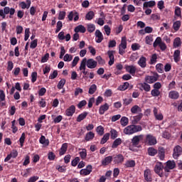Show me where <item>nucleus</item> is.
<instances>
[{
	"instance_id": "nucleus-56",
	"label": "nucleus",
	"mask_w": 182,
	"mask_h": 182,
	"mask_svg": "<svg viewBox=\"0 0 182 182\" xmlns=\"http://www.w3.org/2000/svg\"><path fill=\"white\" fill-rule=\"evenodd\" d=\"M163 41H161V38L160 37H157L154 42L153 46L154 48H157Z\"/></svg>"
},
{
	"instance_id": "nucleus-21",
	"label": "nucleus",
	"mask_w": 182,
	"mask_h": 182,
	"mask_svg": "<svg viewBox=\"0 0 182 182\" xmlns=\"http://www.w3.org/2000/svg\"><path fill=\"white\" fill-rule=\"evenodd\" d=\"M113 161V156H109L105 157L102 161V166H109L110 163Z\"/></svg>"
},
{
	"instance_id": "nucleus-23",
	"label": "nucleus",
	"mask_w": 182,
	"mask_h": 182,
	"mask_svg": "<svg viewBox=\"0 0 182 182\" xmlns=\"http://www.w3.org/2000/svg\"><path fill=\"white\" fill-rule=\"evenodd\" d=\"M74 32H75V33H79V32H80V33H85L86 32V28L84 27L83 25H79L75 28Z\"/></svg>"
},
{
	"instance_id": "nucleus-14",
	"label": "nucleus",
	"mask_w": 182,
	"mask_h": 182,
	"mask_svg": "<svg viewBox=\"0 0 182 182\" xmlns=\"http://www.w3.org/2000/svg\"><path fill=\"white\" fill-rule=\"evenodd\" d=\"M92 165L87 166L86 168L81 169L80 171V174L81 176H89L92 173Z\"/></svg>"
},
{
	"instance_id": "nucleus-62",
	"label": "nucleus",
	"mask_w": 182,
	"mask_h": 182,
	"mask_svg": "<svg viewBox=\"0 0 182 182\" xmlns=\"http://www.w3.org/2000/svg\"><path fill=\"white\" fill-rule=\"evenodd\" d=\"M38 79V73L36 72H33L31 73V82L32 83H35Z\"/></svg>"
},
{
	"instance_id": "nucleus-35",
	"label": "nucleus",
	"mask_w": 182,
	"mask_h": 182,
	"mask_svg": "<svg viewBox=\"0 0 182 182\" xmlns=\"http://www.w3.org/2000/svg\"><path fill=\"white\" fill-rule=\"evenodd\" d=\"M122 139L120 138L116 139L112 145V149H117L120 144H122Z\"/></svg>"
},
{
	"instance_id": "nucleus-17",
	"label": "nucleus",
	"mask_w": 182,
	"mask_h": 182,
	"mask_svg": "<svg viewBox=\"0 0 182 182\" xmlns=\"http://www.w3.org/2000/svg\"><path fill=\"white\" fill-rule=\"evenodd\" d=\"M18 157V151H13L9 154L7 155V156L4 159L5 163L7 161H9L11 159H16Z\"/></svg>"
},
{
	"instance_id": "nucleus-37",
	"label": "nucleus",
	"mask_w": 182,
	"mask_h": 182,
	"mask_svg": "<svg viewBox=\"0 0 182 182\" xmlns=\"http://www.w3.org/2000/svg\"><path fill=\"white\" fill-rule=\"evenodd\" d=\"M95 18V12L93 11H90L85 15V20L86 21H92Z\"/></svg>"
},
{
	"instance_id": "nucleus-33",
	"label": "nucleus",
	"mask_w": 182,
	"mask_h": 182,
	"mask_svg": "<svg viewBox=\"0 0 182 182\" xmlns=\"http://www.w3.org/2000/svg\"><path fill=\"white\" fill-rule=\"evenodd\" d=\"M148 154L149 156H154L157 153H159V151H157L156 149H154V147H149L148 148Z\"/></svg>"
},
{
	"instance_id": "nucleus-32",
	"label": "nucleus",
	"mask_w": 182,
	"mask_h": 182,
	"mask_svg": "<svg viewBox=\"0 0 182 182\" xmlns=\"http://www.w3.org/2000/svg\"><path fill=\"white\" fill-rule=\"evenodd\" d=\"M87 114H89V113H87V112H84L78 115V117H77V122H82V120H85V119H86V117H87Z\"/></svg>"
},
{
	"instance_id": "nucleus-42",
	"label": "nucleus",
	"mask_w": 182,
	"mask_h": 182,
	"mask_svg": "<svg viewBox=\"0 0 182 182\" xmlns=\"http://www.w3.org/2000/svg\"><path fill=\"white\" fill-rule=\"evenodd\" d=\"M130 84L128 82H124L122 85L118 87V90H121L124 92V90H127Z\"/></svg>"
},
{
	"instance_id": "nucleus-40",
	"label": "nucleus",
	"mask_w": 182,
	"mask_h": 182,
	"mask_svg": "<svg viewBox=\"0 0 182 182\" xmlns=\"http://www.w3.org/2000/svg\"><path fill=\"white\" fill-rule=\"evenodd\" d=\"M158 154L160 160H164V157H166V151H164V149H160L158 151Z\"/></svg>"
},
{
	"instance_id": "nucleus-55",
	"label": "nucleus",
	"mask_w": 182,
	"mask_h": 182,
	"mask_svg": "<svg viewBox=\"0 0 182 182\" xmlns=\"http://www.w3.org/2000/svg\"><path fill=\"white\" fill-rule=\"evenodd\" d=\"M160 90H156L154 88V90H152L151 91V96H153V97H159V95H160Z\"/></svg>"
},
{
	"instance_id": "nucleus-5",
	"label": "nucleus",
	"mask_w": 182,
	"mask_h": 182,
	"mask_svg": "<svg viewBox=\"0 0 182 182\" xmlns=\"http://www.w3.org/2000/svg\"><path fill=\"white\" fill-rule=\"evenodd\" d=\"M112 161L114 164H122L124 161V156L122 154H118L112 156Z\"/></svg>"
},
{
	"instance_id": "nucleus-28",
	"label": "nucleus",
	"mask_w": 182,
	"mask_h": 182,
	"mask_svg": "<svg viewBox=\"0 0 182 182\" xmlns=\"http://www.w3.org/2000/svg\"><path fill=\"white\" fill-rule=\"evenodd\" d=\"M143 118V113L140 112L138 115L134 117V119L132 120V124H137L140 120Z\"/></svg>"
},
{
	"instance_id": "nucleus-53",
	"label": "nucleus",
	"mask_w": 182,
	"mask_h": 182,
	"mask_svg": "<svg viewBox=\"0 0 182 182\" xmlns=\"http://www.w3.org/2000/svg\"><path fill=\"white\" fill-rule=\"evenodd\" d=\"M110 134H111V139L112 140H114V139H117V137L118 136V133H117V131L116 129H112L111 131H110Z\"/></svg>"
},
{
	"instance_id": "nucleus-2",
	"label": "nucleus",
	"mask_w": 182,
	"mask_h": 182,
	"mask_svg": "<svg viewBox=\"0 0 182 182\" xmlns=\"http://www.w3.org/2000/svg\"><path fill=\"white\" fill-rule=\"evenodd\" d=\"M8 14H10L9 18H12V16L15 14V9L6 6L4 9H0V16H1L3 19H5V15H8Z\"/></svg>"
},
{
	"instance_id": "nucleus-8",
	"label": "nucleus",
	"mask_w": 182,
	"mask_h": 182,
	"mask_svg": "<svg viewBox=\"0 0 182 182\" xmlns=\"http://www.w3.org/2000/svg\"><path fill=\"white\" fill-rule=\"evenodd\" d=\"M73 16H75L74 22H77V21H79V13H77V11H70L68 15V21H73Z\"/></svg>"
},
{
	"instance_id": "nucleus-58",
	"label": "nucleus",
	"mask_w": 182,
	"mask_h": 182,
	"mask_svg": "<svg viewBox=\"0 0 182 182\" xmlns=\"http://www.w3.org/2000/svg\"><path fill=\"white\" fill-rule=\"evenodd\" d=\"M79 161H80V158L79 157H75L72 161H71V165L73 166V167H76L79 163Z\"/></svg>"
},
{
	"instance_id": "nucleus-11",
	"label": "nucleus",
	"mask_w": 182,
	"mask_h": 182,
	"mask_svg": "<svg viewBox=\"0 0 182 182\" xmlns=\"http://www.w3.org/2000/svg\"><path fill=\"white\" fill-rule=\"evenodd\" d=\"M116 51L114 50H108L107 55L109 56V60L108 62V65L109 66H112L114 64V53Z\"/></svg>"
},
{
	"instance_id": "nucleus-3",
	"label": "nucleus",
	"mask_w": 182,
	"mask_h": 182,
	"mask_svg": "<svg viewBox=\"0 0 182 182\" xmlns=\"http://www.w3.org/2000/svg\"><path fill=\"white\" fill-rule=\"evenodd\" d=\"M154 75H146L145 77V82L146 83H154L155 82H157L159 80V77H160L159 75V73H153Z\"/></svg>"
},
{
	"instance_id": "nucleus-10",
	"label": "nucleus",
	"mask_w": 182,
	"mask_h": 182,
	"mask_svg": "<svg viewBox=\"0 0 182 182\" xmlns=\"http://www.w3.org/2000/svg\"><path fill=\"white\" fill-rule=\"evenodd\" d=\"M97 66V61L93 60V58H90L87 60V68L89 69H95Z\"/></svg>"
},
{
	"instance_id": "nucleus-50",
	"label": "nucleus",
	"mask_w": 182,
	"mask_h": 182,
	"mask_svg": "<svg viewBox=\"0 0 182 182\" xmlns=\"http://www.w3.org/2000/svg\"><path fill=\"white\" fill-rule=\"evenodd\" d=\"M157 63V54L154 53L151 55L150 59V65H155Z\"/></svg>"
},
{
	"instance_id": "nucleus-64",
	"label": "nucleus",
	"mask_w": 182,
	"mask_h": 182,
	"mask_svg": "<svg viewBox=\"0 0 182 182\" xmlns=\"http://www.w3.org/2000/svg\"><path fill=\"white\" fill-rule=\"evenodd\" d=\"M38 46V39H35L31 41L30 48L31 49H35Z\"/></svg>"
},
{
	"instance_id": "nucleus-22",
	"label": "nucleus",
	"mask_w": 182,
	"mask_h": 182,
	"mask_svg": "<svg viewBox=\"0 0 182 182\" xmlns=\"http://www.w3.org/2000/svg\"><path fill=\"white\" fill-rule=\"evenodd\" d=\"M181 55V51L180 50H176L173 53V60L176 63L180 62V56Z\"/></svg>"
},
{
	"instance_id": "nucleus-27",
	"label": "nucleus",
	"mask_w": 182,
	"mask_h": 182,
	"mask_svg": "<svg viewBox=\"0 0 182 182\" xmlns=\"http://www.w3.org/2000/svg\"><path fill=\"white\" fill-rule=\"evenodd\" d=\"M131 113H132V114H137V113H141V108L139 107V105H134L131 108Z\"/></svg>"
},
{
	"instance_id": "nucleus-29",
	"label": "nucleus",
	"mask_w": 182,
	"mask_h": 182,
	"mask_svg": "<svg viewBox=\"0 0 182 182\" xmlns=\"http://www.w3.org/2000/svg\"><path fill=\"white\" fill-rule=\"evenodd\" d=\"M68 151V143H64L62 144L61 148L59 151L60 156H63Z\"/></svg>"
},
{
	"instance_id": "nucleus-13",
	"label": "nucleus",
	"mask_w": 182,
	"mask_h": 182,
	"mask_svg": "<svg viewBox=\"0 0 182 182\" xmlns=\"http://www.w3.org/2000/svg\"><path fill=\"white\" fill-rule=\"evenodd\" d=\"M75 112H76V107H75V105H71L65 110V116H68V117H72V116L75 114Z\"/></svg>"
},
{
	"instance_id": "nucleus-41",
	"label": "nucleus",
	"mask_w": 182,
	"mask_h": 182,
	"mask_svg": "<svg viewBox=\"0 0 182 182\" xmlns=\"http://www.w3.org/2000/svg\"><path fill=\"white\" fill-rule=\"evenodd\" d=\"M120 123L123 126V127H126L127 124H129V118L127 117H122L120 119Z\"/></svg>"
},
{
	"instance_id": "nucleus-19",
	"label": "nucleus",
	"mask_w": 182,
	"mask_h": 182,
	"mask_svg": "<svg viewBox=\"0 0 182 182\" xmlns=\"http://www.w3.org/2000/svg\"><path fill=\"white\" fill-rule=\"evenodd\" d=\"M138 65L140 68H146V66H147V58L144 56H141L138 60Z\"/></svg>"
},
{
	"instance_id": "nucleus-45",
	"label": "nucleus",
	"mask_w": 182,
	"mask_h": 182,
	"mask_svg": "<svg viewBox=\"0 0 182 182\" xmlns=\"http://www.w3.org/2000/svg\"><path fill=\"white\" fill-rule=\"evenodd\" d=\"M109 137L110 134L106 133L105 134H104L102 139H101L100 144H105V143H106L107 140H109Z\"/></svg>"
},
{
	"instance_id": "nucleus-4",
	"label": "nucleus",
	"mask_w": 182,
	"mask_h": 182,
	"mask_svg": "<svg viewBox=\"0 0 182 182\" xmlns=\"http://www.w3.org/2000/svg\"><path fill=\"white\" fill-rule=\"evenodd\" d=\"M145 143H146L148 146H154L157 144V139H156V136L149 134L146 136Z\"/></svg>"
},
{
	"instance_id": "nucleus-25",
	"label": "nucleus",
	"mask_w": 182,
	"mask_h": 182,
	"mask_svg": "<svg viewBox=\"0 0 182 182\" xmlns=\"http://www.w3.org/2000/svg\"><path fill=\"white\" fill-rule=\"evenodd\" d=\"M136 166V161L134 160H128L124 164L125 168H133Z\"/></svg>"
},
{
	"instance_id": "nucleus-44",
	"label": "nucleus",
	"mask_w": 182,
	"mask_h": 182,
	"mask_svg": "<svg viewBox=\"0 0 182 182\" xmlns=\"http://www.w3.org/2000/svg\"><path fill=\"white\" fill-rule=\"evenodd\" d=\"M178 46H181V39L177 37L173 41V47L178 48Z\"/></svg>"
},
{
	"instance_id": "nucleus-36",
	"label": "nucleus",
	"mask_w": 182,
	"mask_h": 182,
	"mask_svg": "<svg viewBox=\"0 0 182 182\" xmlns=\"http://www.w3.org/2000/svg\"><path fill=\"white\" fill-rule=\"evenodd\" d=\"M96 90H97V85L92 84L89 88L88 93L89 95H95Z\"/></svg>"
},
{
	"instance_id": "nucleus-30",
	"label": "nucleus",
	"mask_w": 182,
	"mask_h": 182,
	"mask_svg": "<svg viewBox=\"0 0 182 182\" xmlns=\"http://www.w3.org/2000/svg\"><path fill=\"white\" fill-rule=\"evenodd\" d=\"M119 48L121 49H127V40L126 37H122L121 43L119 46Z\"/></svg>"
},
{
	"instance_id": "nucleus-26",
	"label": "nucleus",
	"mask_w": 182,
	"mask_h": 182,
	"mask_svg": "<svg viewBox=\"0 0 182 182\" xmlns=\"http://www.w3.org/2000/svg\"><path fill=\"white\" fill-rule=\"evenodd\" d=\"M109 104L105 103L103 105H101L99 109V113L100 114H105V112H107V109H109Z\"/></svg>"
},
{
	"instance_id": "nucleus-12",
	"label": "nucleus",
	"mask_w": 182,
	"mask_h": 182,
	"mask_svg": "<svg viewBox=\"0 0 182 182\" xmlns=\"http://www.w3.org/2000/svg\"><path fill=\"white\" fill-rule=\"evenodd\" d=\"M126 72L132 75V76H134L136 75V70L137 68L134 65H125Z\"/></svg>"
},
{
	"instance_id": "nucleus-63",
	"label": "nucleus",
	"mask_w": 182,
	"mask_h": 182,
	"mask_svg": "<svg viewBox=\"0 0 182 182\" xmlns=\"http://www.w3.org/2000/svg\"><path fill=\"white\" fill-rule=\"evenodd\" d=\"M80 156L82 160H85L87 156V153L86 152V149H83L82 151L80 152Z\"/></svg>"
},
{
	"instance_id": "nucleus-49",
	"label": "nucleus",
	"mask_w": 182,
	"mask_h": 182,
	"mask_svg": "<svg viewBox=\"0 0 182 182\" xmlns=\"http://www.w3.org/2000/svg\"><path fill=\"white\" fill-rule=\"evenodd\" d=\"M25 139H26V136L25 132H23L19 139V143H20L21 147H23V144L25 143Z\"/></svg>"
},
{
	"instance_id": "nucleus-7",
	"label": "nucleus",
	"mask_w": 182,
	"mask_h": 182,
	"mask_svg": "<svg viewBox=\"0 0 182 182\" xmlns=\"http://www.w3.org/2000/svg\"><path fill=\"white\" fill-rule=\"evenodd\" d=\"M143 137H144V135H143V134L134 136L132 139V146L137 147V146H139V144L140 143V140H143Z\"/></svg>"
},
{
	"instance_id": "nucleus-38",
	"label": "nucleus",
	"mask_w": 182,
	"mask_h": 182,
	"mask_svg": "<svg viewBox=\"0 0 182 182\" xmlns=\"http://www.w3.org/2000/svg\"><path fill=\"white\" fill-rule=\"evenodd\" d=\"M39 141L41 144H45L46 146H49V139H46V137L45 136L42 135L40 137Z\"/></svg>"
},
{
	"instance_id": "nucleus-59",
	"label": "nucleus",
	"mask_w": 182,
	"mask_h": 182,
	"mask_svg": "<svg viewBox=\"0 0 182 182\" xmlns=\"http://www.w3.org/2000/svg\"><path fill=\"white\" fill-rule=\"evenodd\" d=\"M133 102V98H125L123 100V105L124 106H129Z\"/></svg>"
},
{
	"instance_id": "nucleus-60",
	"label": "nucleus",
	"mask_w": 182,
	"mask_h": 182,
	"mask_svg": "<svg viewBox=\"0 0 182 182\" xmlns=\"http://www.w3.org/2000/svg\"><path fill=\"white\" fill-rule=\"evenodd\" d=\"M145 42H146V45H151V43L153 42V36H146Z\"/></svg>"
},
{
	"instance_id": "nucleus-61",
	"label": "nucleus",
	"mask_w": 182,
	"mask_h": 182,
	"mask_svg": "<svg viewBox=\"0 0 182 182\" xmlns=\"http://www.w3.org/2000/svg\"><path fill=\"white\" fill-rule=\"evenodd\" d=\"M66 16V11H60L58 14L59 21H63Z\"/></svg>"
},
{
	"instance_id": "nucleus-31",
	"label": "nucleus",
	"mask_w": 182,
	"mask_h": 182,
	"mask_svg": "<svg viewBox=\"0 0 182 182\" xmlns=\"http://www.w3.org/2000/svg\"><path fill=\"white\" fill-rule=\"evenodd\" d=\"M87 62V58H84L82 60V61L80 63V68H79L80 70H86Z\"/></svg>"
},
{
	"instance_id": "nucleus-57",
	"label": "nucleus",
	"mask_w": 182,
	"mask_h": 182,
	"mask_svg": "<svg viewBox=\"0 0 182 182\" xmlns=\"http://www.w3.org/2000/svg\"><path fill=\"white\" fill-rule=\"evenodd\" d=\"M174 14L176 16H178V18H180L181 16V8L178 6H176Z\"/></svg>"
},
{
	"instance_id": "nucleus-51",
	"label": "nucleus",
	"mask_w": 182,
	"mask_h": 182,
	"mask_svg": "<svg viewBox=\"0 0 182 182\" xmlns=\"http://www.w3.org/2000/svg\"><path fill=\"white\" fill-rule=\"evenodd\" d=\"M166 166L168 167V168H171V169H173V168H176V162H174V161H168L166 162Z\"/></svg>"
},
{
	"instance_id": "nucleus-46",
	"label": "nucleus",
	"mask_w": 182,
	"mask_h": 182,
	"mask_svg": "<svg viewBox=\"0 0 182 182\" xmlns=\"http://www.w3.org/2000/svg\"><path fill=\"white\" fill-rule=\"evenodd\" d=\"M65 84L66 80L65 78L61 79L57 85L58 89H59L60 90V89H63V86H65Z\"/></svg>"
},
{
	"instance_id": "nucleus-16",
	"label": "nucleus",
	"mask_w": 182,
	"mask_h": 182,
	"mask_svg": "<svg viewBox=\"0 0 182 182\" xmlns=\"http://www.w3.org/2000/svg\"><path fill=\"white\" fill-rule=\"evenodd\" d=\"M153 113H154V116L156 120L161 121L164 119L163 114L159 113V109L156 107L154 108Z\"/></svg>"
},
{
	"instance_id": "nucleus-54",
	"label": "nucleus",
	"mask_w": 182,
	"mask_h": 182,
	"mask_svg": "<svg viewBox=\"0 0 182 182\" xmlns=\"http://www.w3.org/2000/svg\"><path fill=\"white\" fill-rule=\"evenodd\" d=\"M97 133L99 136H103L105 134V128H103L101 125L97 127Z\"/></svg>"
},
{
	"instance_id": "nucleus-48",
	"label": "nucleus",
	"mask_w": 182,
	"mask_h": 182,
	"mask_svg": "<svg viewBox=\"0 0 182 182\" xmlns=\"http://www.w3.org/2000/svg\"><path fill=\"white\" fill-rule=\"evenodd\" d=\"M180 26H181V21H176L173 24V28L174 31H178V29H180Z\"/></svg>"
},
{
	"instance_id": "nucleus-39",
	"label": "nucleus",
	"mask_w": 182,
	"mask_h": 182,
	"mask_svg": "<svg viewBox=\"0 0 182 182\" xmlns=\"http://www.w3.org/2000/svg\"><path fill=\"white\" fill-rule=\"evenodd\" d=\"M141 87H142V89H144L145 92H150V90H151V87L150 86V85L148 84V82L141 83Z\"/></svg>"
},
{
	"instance_id": "nucleus-6",
	"label": "nucleus",
	"mask_w": 182,
	"mask_h": 182,
	"mask_svg": "<svg viewBox=\"0 0 182 182\" xmlns=\"http://www.w3.org/2000/svg\"><path fill=\"white\" fill-rule=\"evenodd\" d=\"M163 168H164V166L161 162H158L154 166V171L159 177H163Z\"/></svg>"
},
{
	"instance_id": "nucleus-47",
	"label": "nucleus",
	"mask_w": 182,
	"mask_h": 182,
	"mask_svg": "<svg viewBox=\"0 0 182 182\" xmlns=\"http://www.w3.org/2000/svg\"><path fill=\"white\" fill-rule=\"evenodd\" d=\"M87 31L90 32V33H92L93 32H95V31L96 30V26H95V24H87Z\"/></svg>"
},
{
	"instance_id": "nucleus-15",
	"label": "nucleus",
	"mask_w": 182,
	"mask_h": 182,
	"mask_svg": "<svg viewBox=\"0 0 182 182\" xmlns=\"http://www.w3.org/2000/svg\"><path fill=\"white\" fill-rule=\"evenodd\" d=\"M144 180L147 182L153 181V178H151V171L150 169H146L144 172Z\"/></svg>"
},
{
	"instance_id": "nucleus-20",
	"label": "nucleus",
	"mask_w": 182,
	"mask_h": 182,
	"mask_svg": "<svg viewBox=\"0 0 182 182\" xmlns=\"http://www.w3.org/2000/svg\"><path fill=\"white\" fill-rule=\"evenodd\" d=\"M168 97L170 99H173V100H177V99H178V97H180V93H178V92L177 91H170L168 93Z\"/></svg>"
},
{
	"instance_id": "nucleus-1",
	"label": "nucleus",
	"mask_w": 182,
	"mask_h": 182,
	"mask_svg": "<svg viewBox=\"0 0 182 182\" xmlns=\"http://www.w3.org/2000/svg\"><path fill=\"white\" fill-rule=\"evenodd\" d=\"M143 128L141 125H134L132 124L131 125L127 126L124 129V134L127 136H132V134H134V133H138V132H141Z\"/></svg>"
},
{
	"instance_id": "nucleus-43",
	"label": "nucleus",
	"mask_w": 182,
	"mask_h": 182,
	"mask_svg": "<svg viewBox=\"0 0 182 182\" xmlns=\"http://www.w3.org/2000/svg\"><path fill=\"white\" fill-rule=\"evenodd\" d=\"M62 28H63V23H62V21H58L56 25L55 33H59V32H60V31L62 30Z\"/></svg>"
},
{
	"instance_id": "nucleus-52",
	"label": "nucleus",
	"mask_w": 182,
	"mask_h": 182,
	"mask_svg": "<svg viewBox=\"0 0 182 182\" xmlns=\"http://www.w3.org/2000/svg\"><path fill=\"white\" fill-rule=\"evenodd\" d=\"M163 68H164V65H163L162 63H158L156 65V69L157 70L158 73H163L164 70H163Z\"/></svg>"
},
{
	"instance_id": "nucleus-9",
	"label": "nucleus",
	"mask_w": 182,
	"mask_h": 182,
	"mask_svg": "<svg viewBox=\"0 0 182 182\" xmlns=\"http://www.w3.org/2000/svg\"><path fill=\"white\" fill-rule=\"evenodd\" d=\"M182 154V148L179 146L177 145L173 148V157L175 159H178L180 156H181Z\"/></svg>"
},
{
	"instance_id": "nucleus-24",
	"label": "nucleus",
	"mask_w": 182,
	"mask_h": 182,
	"mask_svg": "<svg viewBox=\"0 0 182 182\" xmlns=\"http://www.w3.org/2000/svg\"><path fill=\"white\" fill-rule=\"evenodd\" d=\"M153 6H156L155 1H145L144 3L143 9H146V8H153Z\"/></svg>"
},
{
	"instance_id": "nucleus-18",
	"label": "nucleus",
	"mask_w": 182,
	"mask_h": 182,
	"mask_svg": "<svg viewBox=\"0 0 182 182\" xmlns=\"http://www.w3.org/2000/svg\"><path fill=\"white\" fill-rule=\"evenodd\" d=\"M95 36L97 38V43H102V41H103V39H105V38L103 37V33L100 32V30H96Z\"/></svg>"
},
{
	"instance_id": "nucleus-34",
	"label": "nucleus",
	"mask_w": 182,
	"mask_h": 182,
	"mask_svg": "<svg viewBox=\"0 0 182 182\" xmlns=\"http://www.w3.org/2000/svg\"><path fill=\"white\" fill-rule=\"evenodd\" d=\"M93 139H95V133L90 132L86 134L85 137L86 141H90V140H93Z\"/></svg>"
}]
</instances>
